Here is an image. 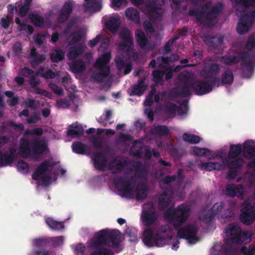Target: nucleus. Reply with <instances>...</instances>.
<instances>
[{
  "label": "nucleus",
  "instance_id": "1",
  "mask_svg": "<svg viewBox=\"0 0 255 255\" xmlns=\"http://www.w3.org/2000/svg\"><path fill=\"white\" fill-rule=\"evenodd\" d=\"M191 214L189 205L181 204L176 208H169L163 214L164 219L176 229H178L177 238L188 240L191 244L195 243L198 238L197 234L198 230L195 224H189L182 228L181 227L186 222Z\"/></svg>",
  "mask_w": 255,
  "mask_h": 255
},
{
  "label": "nucleus",
  "instance_id": "2",
  "mask_svg": "<svg viewBox=\"0 0 255 255\" xmlns=\"http://www.w3.org/2000/svg\"><path fill=\"white\" fill-rule=\"evenodd\" d=\"M239 52L237 55H225L219 58L220 61L226 65L232 66L240 62V70L244 78L250 79L255 68V49H247Z\"/></svg>",
  "mask_w": 255,
  "mask_h": 255
},
{
  "label": "nucleus",
  "instance_id": "3",
  "mask_svg": "<svg viewBox=\"0 0 255 255\" xmlns=\"http://www.w3.org/2000/svg\"><path fill=\"white\" fill-rule=\"evenodd\" d=\"M236 4H240L244 9L252 8L250 11L244 12L240 17L237 26V31L240 34L249 31L255 20V0H231Z\"/></svg>",
  "mask_w": 255,
  "mask_h": 255
},
{
  "label": "nucleus",
  "instance_id": "4",
  "mask_svg": "<svg viewBox=\"0 0 255 255\" xmlns=\"http://www.w3.org/2000/svg\"><path fill=\"white\" fill-rule=\"evenodd\" d=\"M122 242V233L117 230L103 229L95 235L90 246H106L114 249L118 248Z\"/></svg>",
  "mask_w": 255,
  "mask_h": 255
},
{
  "label": "nucleus",
  "instance_id": "5",
  "mask_svg": "<svg viewBox=\"0 0 255 255\" xmlns=\"http://www.w3.org/2000/svg\"><path fill=\"white\" fill-rule=\"evenodd\" d=\"M19 151L20 156L27 158L30 156L31 151L34 155H41L49 151L48 144L44 140L34 139L30 141L25 138L20 139Z\"/></svg>",
  "mask_w": 255,
  "mask_h": 255
},
{
  "label": "nucleus",
  "instance_id": "6",
  "mask_svg": "<svg viewBox=\"0 0 255 255\" xmlns=\"http://www.w3.org/2000/svg\"><path fill=\"white\" fill-rule=\"evenodd\" d=\"M209 7L210 2H206L201 7L190 10L189 14L190 15L196 16L197 23L200 24H203L206 21L212 22L221 12L223 5L221 3H218L205 14Z\"/></svg>",
  "mask_w": 255,
  "mask_h": 255
},
{
  "label": "nucleus",
  "instance_id": "7",
  "mask_svg": "<svg viewBox=\"0 0 255 255\" xmlns=\"http://www.w3.org/2000/svg\"><path fill=\"white\" fill-rule=\"evenodd\" d=\"M236 206L234 202H220L215 203L211 210L206 214L203 218V221L207 223L211 222L217 215H221V218L228 220L234 214V210Z\"/></svg>",
  "mask_w": 255,
  "mask_h": 255
},
{
  "label": "nucleus",
  "instance_id": "8",
  "mask_svg": "<svg viewBox=\"0 0 255 255\" xmlns=\"http://www.w3.org/2000/svg\"><path fill=\"white\" fill-rule=\"evenodd\" d=\"M111 59V53L106 52L99 57L95 62L94 67L97 70L93 73L91 78L95 82L102 83L109 75L110 68L109 64Z\"/></svg>",
  "mask_w": 255,
  "mask_h": 255
},
{
  "label": "nucleus",
  "instance_id": "9",
  "mask_svg": "<svg viewBox=\"0 0 255 255\" xmlns=\"http://www.w3.org/2000/svg\"><path fill=\"white\" fill-rule=\"evenodd\" d=\"M226 233L228 240L234 244L242 245L248 243L251 240L248 232L243 231L240 227L234 224L229 225Z\"/></svg>",
  "mask_w": 255,
  "mask_h": 255
},
{
  "label": "nucleus",
  "instance_id": "10",
  "mask_svg": "<svg viewBox=\"0 0 255 255\" xmlns=\"http://www.w3.org/2000/svg\"><path fill=\"white\" fill-rule=\"evenodd\" d=\"M143 236V242L148 247H163L166 244V238L160 234H154L152 229L145 230Z\"/></svg>",
  "mask_w": 255,
  "mask_h": 255
},
{
  "label": "nucleus",
  "instance_id": "11",
  "mask_svg": "<svg viewBox=\"0 0 255 255\" xmlns=\"http://www.w3.org/2000/svg\"><path fill=\"white\" fill-rule=\"evenodd\" d=\"M207 79L201 80H192V90L197 95L201 96L210 93L214 87L219 85L213 84L212 81H208Z\"/></svg>",
  "mask_w": 255,
  "mask_h": 255
},
{
  "label": "nucleus",
  "instance_id": "12",
  "mask_svg": "<svg viewBox=\"0 0 255 255\" xmlns=\"http://www.w3.org/2000/svg\"><path fill=\"white\" fill-rule=\"evenodd\" d=\"M240 220L244 224L249 226L255 220V206L250 203L244 204L241 210Z\"/></svg>",
  "mask_w": 255,
  "mask_h": 255
},
{
  "label": "nucleus",
  "instance_id": "13",
  "mask_svg": "<svg viewBox=\"0 0 255 255\" xmlns=\"http://www.w3.org/2000/svg\"><path fill=\"white\" fill-rule=\"evenodd\" d=\"M133 176L129 179L126 176H117L113 180L114 183L118 190L125 195H131L133 192L131 181Z\"/></svg>",
  "mask_w": 255,
  "mask_h": 255
},
{
  "label": "nucleus",
  "instance_id": "14",
  "mask_svg": "<svg viewBox=\"0 0 255 255\" xmlns=\"http://www.w3.org/2000/svg\"><path fill=\"white\" fill-rule=\"evenodd\" d=\"M221 70L219 64L216 63H210L207 64L204 67V76L205 79H211L213 84L218 83L220 79L217 77Z\"/></svg>",
  "mask_w": 255,
  "mask_h": 255
},
{
  "label": "nucleus",
  "instance_id": "15",
  "mask_svg": "<svg viewBox=\"0 0 255 255\" xmlns=\"http://www.w3.org/2000/svg\"><path fill=\"white\" fill-rule=\"evenodd\" d=\"M191 88L192 89V80L186 78L182 85L172 90V93L176 97L187 98L191 95Z\"/></svg>",
  "mask_w": 255,
  "mask_h": 255
},
{
  "label": "nucleus",
  "instance_id": "16",
  "mask_svg": "<svg viewBox=\"0 0 255 255\" xmlns=\"http://www.w3.org/2000/svg\"><path fill=\"white\" fill-rule=\"evenodd\" d=\"M173 195V191L170 188H166L164 190L158 199V209L159 211H164L169 206Z\"/></svg>",
  "mask_w": 255,
  "mask_h": 255
},
{
  "label": "nucleus",
  "instance_id": "17",
  "mask_svg": "<svg viewBox=\"0 0 255 255\" xmlns=\"http://www.w3.org/2000/svg\"><path fill=\"white\" fill-rule=\"evenodd\" d=\"M119 37L122 40L119 48H132L133 41L130 32L127 28H122L119 32Z\"/></svg>",
  "mask_w": 255,
  "mask_h": 255
},
{
  "label": "nucleus",
  "instance_id": "18",
  "mask_svg": "<svg viewBox=\"0 0 255 255\" xmlns=\"http://www.w3.org/2000/svg\"><path fill=\"white\" fill-rule=\"evenodd\" d=\"M225 193L226 195L231 197H238L244 198V188L241 184L236 186L234 184H227L226 186Z\"/></svg>",
  "mask_w": 255,
  "mask_h": 255
},
{
  "label": "nucleus",
  "instance_id": "19",
  "mask_svg": "<svg viewBox=\"0 0 255 255\" xmlns=\"http://www.w3.org/2000/svg\"><path fill=\"white\" fill-rule=\"evenodd\" d=\"M128 162L127 159H114L109 164V168L112 173L118 174L122 172L126 166L128 165Z\"/></svg>",
  "mask_w": 255,
  "mask_h": 255
},
{
  "label": "nucleus",
  "instance_id": "20",
  "mask_svg": "<svg viewBox=\"0 0 255 255\" xmlns=\"http://www.w3.org/2000/svg\"><path fill=\"white\" fill-rule=\"evenodd\" d=\"M95 168L99 171H104L108 160L106 156L101 152H96L93 154L92 158Z\"/></svg>",
  "mask_w": 255,
  "mask_h": 255
},
{
  "label": "nucleus",
  "instance_id": "21",
  "mask_svg": "<svg viewBox=\"0 0 255 255\" xmlns=\"http://www.w3.org/2000/svg\"><path fill=\"white\" fill-rule=\"evenodd\" d=\"M73 5L71 1H66L62 6L57 20L59 23H63L68 19L73 10Z\"/></svg>",
  "mask_w": 255,
  "mask_h": 255
},
{
  "label": "nucleus",
  "instance_id": "22",
  "mask_svg": "<svg viewBox=\"0 0 255 255\" xmlns=\"http://www.w3.org/2000/svg\"><path fill=\"white\" fill-rule=\"evenodd\" d=\"M55 165L53 162L49 160H45L41 162L32 175L34 180L37 181L42 175L48 170V167H53Z\"/></svg>",
  "mask_w": 255,
  "mask_h": 255
},
{
  "label": "nucleus",
  "instance_id": "23",
  "mask_svg": "<svg viewBox=\"0 0 255 255\" xmlns=\"http://www.w3.org/2000/svg\"><path fill=\"white\" fill-rule=\"evenodd\" d=\"M15 150L11 148L9 152L6 151L4 153L1 152L0 156V167L6 166L10 165L15 159Z\"/></svg>",
  "mask_w": 255,
  "mask_h": 255
},
{
  "label": "nucleus",
  "instance_id": "24",
  "mask_svg": "<svg viewBox=\"0 0 255 255\" xmlns=\"http://www.w3.org/2000/svg\"><path fill=\"white\" fill-rule=\"evenodd\" d=\"M226 159H223V164L218 162H202L199 165V168L202 170L211 171L214 170H219L224 167V164L228 162Z\"/></svg>",
  "mask_w": 255,
  "mask_h": 255
},
{
  "label": "nucleus",
  "instance_id": "25",
  "mask_svg": "<svg viewBox=\"0 0 255 255\" xmlns=\"http://www.w3.org/2000/svg\"><path fill=\"white\" fill-rule=\"evenodd\" d=\"M224 38V37L222 35H207L205 36L204 40L209 48H217L223 44Z\"/></svg>",
  "mask_w": 255,
  "mask_h": 255
},
{
  "label": "nucleus",
  "instance_id": "26",
  "mask_svg": "<svg viewBox=\"0 0 255 255\" xmlns=\"http://www.w3.org/2000/svg\"><path fill=\"white\" fill-rule=\"evenodd\" d=\"M243 154L245 158L249 159L255 156V146L253 140H246L244 143Z\"/></svg>",
  "mask_w": 255,
  "mask_h": 255
},
{
  "label": "nucleus",
  "instance_id": "27",
  "mask_svg": "<svg viewBox=\"0 0 255 255\" xmlns=\"http://www.w3.org/2000/svg\"><path fill=\"white\" fill-rule=\"evenodd\" d=\"M85 11L97 12L102 8V4L99 0H85L83 4Z\"/></svg>",
  "mask_w": 255,
  "mask_h": 255
},
{
  "label": "nucleus",
  "instance_id": "28",
  "mask_svg": "<svg viewBox=\"0 0 255 255\" xmlns=\"http://www.w3.org/2000/svg\"><path fill=\"white\" fill-rule=\"evenodd\" d=\"M121 24V21L118 17L110 16L106 21L105 26L113 33L116 32Z\"/></svg>",
  "mask_w": 255,
  "mask_h": 255
},
{
  "label": "nucleus",
  "instance_id": "29",
  "mask_svg": "<svg viewBox=\"0 0 255 255\" xmlns=\"http://www.w3.org/2000/svg\"><path fill=\"white\" fill-rule=\"evenodd\" d=\"M145 78H141L138 80L137 83L134 85L131 89L133 95L140 96L147 88V85L145 84Z\"/></svg>",
  "mask_w": 255,
  "mask_h": 255
},
{
  "label": "nucleus",
  "instance_id": "30",
  "mask_svg": "<svg viewBox=\"0 0 255 255\" xmlns=\"http://www.w3.org/2000/svg\"><path fill=\"white\" fill-rule=\"evenodd\" d=\"M37 49H31L30 57L32 58L30 64L33 68L37 66L38 65L44 61L46 57L44 54H39L36 52Z\"/></svg>",
  "mask_w": 255,
  "mask_h": 255
},
{
  "label": "nucleus",
  "instance_id": "31",
  "mask_svg": "<svg viewBox=\"0 0 255 255\" xmlns=\"http://www.w3.org/2000/svg\"><path fill=\"white\" fill-rule=\"evenodd\" d=\"M141 219L144 226H150L154 223L157 219L156 213L155 212L143 211L141 215Z\"/></svg>",
  "mask_w": 255,
  "mask_h": 255
},
{
  "label": "nucleus",
  "instance_id": "32",
  "mask_svg": "<svg viewBox=\"0 0 255 255\" xmlns=\"http://www.w3.org/2000/svg\"><path fill=\"white\" fill-rule=\"evenodd\" d=\"M147 9L151 19L154 20H161L163 14L159 9L152 3L147 5Z\"/></svg>",
  "mask_w": 255,
  "mask_h": 255
},
{
  "label": "nucleus",
  "instance_id": "33",
  "mask_svg": "<svg viewBox=\"0 0 255 255\" xmlns=\"http://www.w3.org/2000/svg\"><path fill=\"white\" fill-rule=\"evenodd\" d=\"M92 249L91 255H114V253L106 246H90Z\"/></svg>",
  "mask_w": 255,
  "mask_h": 255
},
{
  "label": "nucleus",
  "instance_id": "34",
  "mask_svg": "<svg viewBox=\"0 0 255 255\" xmlns=\"http://www.w3.org/2000/svg\"><path fill=\"white\" fill-rule=\"evenodd\" d=\"M125 15L127 18L135 23H139V13L135 8L133 7H128L125 11Z\"/></svg>",
  "mask_w": 255,
  "mask_h": 255
},
{
  "label": "nucleus",
  "instance_id": "35",
  "mask_svg": "<svg viewBox=\"0 0 255 255\" xmlns=\"http://www.w3.org/2000/svg\"><path fill=\"white\" fill-rule=\"evenodd\" d=\"M68 137H76L80 136V125L78 122L69 125L66 131Z\"/></svg>",
  "mask_w": 255,
  "mask_h": 255
},
{
  "label": "nucleus",
  "instance_id": "36",
  "mask_svg": "<svg viewBox=\"0 0 255 255\" xmlns=\"http://www.w3.org/2000/svg\"><path fill=\"white\" fill-rule=\"evenodd\" d=\"M234 75L231 69L226 70L221 76V82L223 85H231L234 82Z\"/></svg>",
  "mask_w": 255,
  "mask_h": 255
},
{
  "label": "nucleus",
  "instance_id": "37",
  "mask_svg": "<svg viewBox=\"0 0 255 255\" xmlns=\"http://www.w3.org/2000/svg\"><path fill=\"white\" fill-rule=\"evenodd\" d=\"M151 132L153 135L158 136H166L169 134V130L167 127L158 125L151 128Z\"/></svg>",
  "mask_w": 255,
  "mask_h": 255
},
{
  "label": "nucleus",
  "instance_id": "38",
  "mask_svg": "<svg viewBox=\"0 0 255 255\" xmlns=\"http://www.w3.org/2000/svg\"><path fill=\"white\" fill-rule=\"evenodd\" d=\"M242 150V146L240 144L231 145L230 150L228 154V158L231 159L238 158L241 153Z\"/></svg>",
  "mask_w": 255,
  "mask_h": 255
},
{
  "label": "nucleus",
  "instance_id": "39",
  "mask_svg": "<svg viewBox=\"0 0 255 255\" xmlns=\"http://www.w3.org/2000/svg\"><path fill=\"white\" fill-rule=\"evenodd\" d=\"M46 223L48 227L53 230L60 231L64 228V225L63 222H58L50 217L46 219Z\"/></svg>",
  "mask_w": 255,
  "mask_h": 255
},
{
  "label": "nucleus",
  "instance_id": "40",
  "mask_svg": "<svg viewBox=\"0 0 255 255\" xmlns=\"http://www.w3.org/2000/svg\"><path fill=\"white\" fill-rule=\"evenodd\" d=\"M148 188L145 184L138 185L135 189L136 198L138 200H143L146 198Z\"/></svg>",
  "mask_w": 255,
  "mask_h": 255
},
{
  "label": "nucleus",
  "instance_id": "41",
  "mask_svg": "<svg viewBox=\"0 0 255 255\" xmlns=\"http://www.w3.org/2000/svg\"><path fill=\"white\" fill-rule=\"evenodd\" d=\"M28 18L35 26L38 27L43 26L44 19L43 17L39 14L32 13L29 14Z\"/></svg>",
  "mask_w": 255,
  "mask_h": 255
},
{
  "label": "nucleus",
  "instance_id": "42",
  "mask_svg": "<svg viewBox=\"0 0 255 255\" xmlns=\"http://www.w3.org/2000/svg\"><path fill=\"white\" fill-rule=\"evenodd\" d=\"M136 41L140 48H144L147 44V39L144 32L140 29H137L135 32Z\"/></svg>",
  "mask_w": 255,
  "mask_h": 255
},
{
  "label": "nucleus",
  "instance_id": "43",
  "mask_svg": "<svg viewBox=\"0 0 255 255\" xmlns=\"http://www.w3.org/2000/svg\"><path fill=\"white\" fill-rule=\"evenodd\" d=\"M182 138L185 141L191 144H197L201 141L199 136L187 132L183 134Z\"/></svg>",
  "mask_w": 255,
  "mask_h": 255
},
{
  "label": "nucleus",
  "instance_id": "44",
  "mask_svg": "<svg viewBox=\"0 0 255 255\" xmlns=\"http://www.w3.org/2000/svg\"><path fill=\"white\" fill-rule=\"evenodd\" d=\"M64 52L61 49H55V52L52 53L50 55L51 61L54 63H58L64 58Z\"/></svg>",
  "mask_w": 255,
  "mask_h": 255
},
{
  "label": "nucleus",
  "instance_id": "45",
  "mask_svg": "<svg viewBox=\"0 0 255 255\" xmlns=\"http://www.w3.org/2000/svg\"><path fill=\"white\" fill-rule=\"evenodd\" d=\"M133 167L135 170V177H142L143 175L146 174V170L145 167L142 165L140 161H137L133 165Z\"/></svg>",
  "mask_w": 255,
  "mask_h": 255
},
{
  "label": "nucleus",
  "instance_id": "46",
  "mask_svg": "<svg viewBox=\"0 0 255 255\" xmlns=\"http://www.w3.org/2000/svg\"><path fill=\"white\" fill-rule=\"evenodd\" d=\"M244 163V160L241 157H238L229 162V168L238 170V169L242 167Z\"/></svg>",
  "mask_w": 255,
  "mask_h": 255
},
{
  "label": "nucleus",
  "instance_id": "47",
  "mask_svg": "<svg viewBox=\"0 0 255 255\" xmlns=\"http://www.w3.org/2000/svg\"><path fill=\"white\" fill-rule=\"evenodd\" d=\"M165 74L163 71L160 70H154L152 72L153 80L156 84H158L162 82L163 77Z\"/></svg>",
  "mask_w": 255,
  "mask_h": 255
},
{
  "label": "nucleus",
  "instance_id": "48",
  "mask_svg": "<svg viewBox=\"0 0 255 255\" xmlns=\"http://www.w3.org/2000/svg\"><path fill=\"white\" fill-rule=\"evenodd\" d=\"M193 151L195 154L199 156H208L211 154L210 150L205 148L194 147Z\"/></svg>",
  "mask_w": 255,
  "mask_h": 255
},
{
  "label": "nucleus",
  "instance_id": "49",
  "mask_svg": "<svg viewBox=\"0 0 255 255\" xmlns=\"http://www.w3.org/2000/svg\"><path fill=\"white\" fill-rule=\"evenodd\" d=\"M176 178L175 175L165 176L159 181L160 187L161 188H163L165 185H168L171 182L175 181Z\"/></svg>",
  "mask_w": 255,
  "mask_h": 255
},
{
  "label": "nucleus",
  "instance_id": "50",
  "mask_svg": "<svg viewBox=\"0 0 255 255\" xmlns=\"http://www.w3.org/2000/svg\"><path fill=\"white\" fill-rule=\"evenodd\" d=\"M40 119V113L37 112H35L26 119V122L28 124H34L37 123Z\"/></svg>",
  "mask_w": 255,
  "mask_h": 255
},
{
  "label": "nucleus",
  "instance_id": "51",
  "mask_svg": "<svg viewBox=\"0 0 255 255\" xmlns=\"http://www.w3.org/2000/svg\"><path fill=\"white\" fill-rule=\"evenodd\" d=\"M17 168L19 171L27 173L29 171V165L23 160H19L17 162Z\"/></svg>",
  "mask_w": 255,
  "mask_h": 255
},
{
  "label": "nucleus",
  "instance_id": "52",
  "mask_svg": "<svg viewBox=\"0 0 255 255\" xmlns=\"http://www.w3.org/2000/svg\"><path fill=\"white\" fill-rule=\"evenodd\" d=\"M110 41V37L103 34H100V40H99L100 46L99 48H108Z\"/></svg>",
  "mask_w": 255,
  "mask_h": 255
},
{
  "label": "nucleus",
  "instance_id": "53",
  "mask_svg": "<svg viewBox=\"0 0 255 255\" xmlns=\"http://www.w3.org/2000/svg\"><path fill=\"white\" fill-rule=\"evenodd\" d=\"M48 241L45 238L36 239L33 241L35 247L40 248L45 247L47 245Z\"/></svg>",
  "mask_w": 255,
  "mask_h": 255
},
{
  "label": "nucleus",
  "instance_id": "54",
  "mask_svg": "<svg viewBox=\"0 0 255 255\" xmlns=\"http://www.w3.org/2000/svg\"><path fill=\"white\" fill-rule=\"evenodd\" d=\"M122 50H126V49H121ZM136 49H126V52L129 55V58L135 62L139 60V55L137 52L135 51Z\"/></svg>",
  "mask_w": 255,
  "mask_h": 255
},
{
  "label": "nucleus",
  "instance_id": "55",
  "mask_svg": "<svg viewBox=\"0 0 255 255\" xmlns=\"http://www.w3.org/2000/svg\"><path fill=\"white\" fill-rule=\"evenodd\" d=\"M188 109L187 102L184 101L177 107V112L179 115H182L187 113Z\"/></svg>",
  "mask_w": 255,
  "mask_h": 255
},
{
  "label": "nucleus",
  "instance_id": "56",
  "mask_svg": "<svg viewBox=\"0 0 255 255\" xmlns=\"http://www.w3.org/2000/svg\"><path fill=\"white\" fill-rule=\"evenodd\" d=\"M12 20L11 17L6 15L4 17H2L0 19L1 25L4 29H7L9 27L10 23Z\"/></svg>",
  "mask_w": 255,
  "mask_h": 255
},
{
  "label": "nucleus",
  "instance_id": "57",
  "mask_svg": "<svg viewBox=\"0 0 255 255\" xmlns=\"http://www.w3.org/2000/svg\"><path fill=\"white\" fill-rule=\"evenodd\" d=\"M128 4L127 0H112V7L117 10L116 8H119L124 5L126 6Z\"/></svg>",
  "mask_w": 255,
  "mask_h": 255
},
{
  "label": "nucleus",
  "instance_id": "58",
  "mask_svg": "<svg viewBox=\"0 0 255 255\" xmlns=\"http://www.w3.org/2000/svg\"><path fill=\"white\" fill-rule=\"evenodd\" d=\"M241 252L242 254L249 253L253 255L255 253V245L254 244L250 245L249 247L244 246L241 249Z\"/></svg>",
  "mask_w": 255,
  "mask_h": 255
},
{
  "label": "nucleus",
  "instance_id": "59",
  "mask_svg": "<svg viewBox=\"0 0 255 255\" xmlns=\"http://www.w3.org/2000/svg\"><path fill=\"white\" fill-rule=\"evenodd\" d=\"M49 87L55 94L59 95H63V89L54 83L52 82H50L49 84Z\"/></svg>",
  "mask_w": 255,
  "mask_h": 255
},
{
  "label": "nucleus",
  "instance_id": "60",
  "mask_svg": "<svg viewBox=\"0 0 255 255\" xmlns=\"http://www.w3.org/2000/svg\"><path fill=\"white\" fill-rule=\"evenodd\" d=\"M20 26L19 31H25L28 35H31L34 31L33 27L31 25L22 23Z\"/></svg>",
  "mask_w": 255,
  "mask_h": 255
},
{
  "label": "nucleus",
  "instance_id": "61",
  "mask_svg": "<svg viewBox=\"0 0 255 255\" xmlns=\"http://www.w3.org/2000/svg\"><path fill=\"white\" fill-rule=\"evenodd\" d=\"M64 238L62 236L55 237L51 239V243L53 246L58 247L62 245Z\"/></svg>",
  "mask_w": 255,
  "mask_h": 255
},
{
  "label": "nucleus",
  "instance_id": "62",
  "mask_svg": "<svg viewBox=\"0 0 255 255\" xmlns=\"http://www.w3.org/2000/svg\"><path fill=\"white\" fill-rule=\"evenodd\" d=\"M115 62L117 69L119 71L124 69L126 63L125 61L120 56H117L115 58Z\"/></svg>",
  "mask_w": 255,
  "mask_h": 255
},
{
  "label": "nucleus",
  "instance_id": "63",
  "mask_svg": "<svg viewBox=\"0 0 255 255\" xmlns=\"http://www.w3.org/2000/svg\"><path fill=\"white\" fill-rule=\"evenodd\" d=\"M171 60L169 57L160 56L157 58V65L158 67H161L163 64H167Z\"/></svg>",
  "mask_w": 255,
  "mask_h": 255
},
{
  "label": "nucleus",
  "instance_id": "64",
  "mask_svg": "<svg viewBox=\"0 0 255 255\" xmlns=\"http://www.w3.org/2000/svg\"><path fill=\"white\" fill-rule=\"evenodd\" d=\"M245 48H255V35L252 34L248 39Z\"/></svg>",
  "mask_w": 255,
  "mask_h": 255
}]
</instances>
